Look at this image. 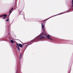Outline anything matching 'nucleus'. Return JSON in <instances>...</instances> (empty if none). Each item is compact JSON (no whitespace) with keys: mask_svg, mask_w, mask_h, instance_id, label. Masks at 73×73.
<instances>
[{"mask_svg":"<svg viewBox=\"0 0 73 73\" xmlns=\"http://www.w3.org/2000/svg\"><path fill=\"white\" fill-rule=\"evenodd\" d=\"M16 46H17V48L18 50H19V52H20L19 46L21 47V48H23V45L21 44H16Z\"/></svg>","mask_w":73,"mask_h":73,"instance_id":"obj_1","label":"nucleus"},{"mask_svg":"<svg viewBox=\"0 0 73 73\" xmlns=\"http://www.w3.org/2000/svg\"><path fill=\"white\" fill-rule=\"evenodd\" d=\"M42 25V29L44 31V26L42 25V23H41Z\"/></svg>","mask_w":73,"mask_h":73,"instance_id":"obj_3","label":"nucleus"},{"mask_svg":"<svg viewBox=\"0 0 73 73\" xmlns=\"http://www.w3.org/2000/svg\"><path fill=\"white\" fill-rule=\"evenodd\" d=\"M3 16H4L5 17L3 18V19H6V16H7V15H3Z\"/></svg>","mask_w":73,"mask_h":73,"instance_id":"obj_4","label":"nucleus"},{"mask_svg":"<svg viewBox=\"0 0 73 73\" xmlns=\"http://www.w3.org/2000/svg\"><path fill=\"white\" fill-rule=\"evenodd\" d=\"M11 43H14V41L13 40H11Z\"/></svg>","mask_w":73,"mask_h":73,"instance_id":"obj_6","label":"nucleus"},{"mask_svg":"<svg viewBox=\"0 0 73 73\" xmlns=\"http://www.w3.org/2000/svg\"><path fill=\"white\" fill-rule=\"evenodd\" d=\"M1 17V16H0V17Z\"/></svg>","mask_w":73,"mask_h":73,"instance_id":"obj_13","label":"nucleus"},{"mask_svg":"<svg viewBox=\"0 0 73 73\" xmlns=\"http://www.w3.org/2000/svg\"><path fill=\"white\" fill-rule=\"evenodd\" d=\"M13 9V8H12L11 9V11H12V10Z\"/></svg>","mask_w":73,"mask_h":73,"instance_id":"obj_10","label":"nucleus"},{"mask_svg":"<svg viewBox=\"0 0 73 73\" xmlns=\"http://www.w3.org/2000/svg\"><path fill=\"white\" fill-rule=\"evenodd\" d=\"M20 57H21V54L20 55Z\"/></svg>","mask_w":73,"mask_h":73,"instance_id":"obj_9","label":"nucleus"},{"mask_svg":"<svg viewBox=\"0 0 73 73\" xmlns=\"http://www.w3.org/2000/svg\"><path fill=\"white\" fill-rule=\"evenodd\" d=\"M47 37L48 38H50V35H48L47 36Z\"/></svg>","mask_w":73,"mask_h":73,"instance_id":"obj_5","label":"nucleus"},{"mask_svg":"<svg viewBox=\"0 0 73 73\" xmlns=\"http://www.w3.org/2000/svg\"><path fill=\"white\" fill-rule=\"evenodd\" d=\"M49 39H50V40H52V38H49Z\"/></svg>","mask_w":73,"mask_h":73,"instance_id":"obj_8","label":"nucleus"},{"mask_svg":"<svg viewBox=\"0 0 73 73\" xmlns=\"http://www.w3.org/2000/svg\"><path fill=\"white\" fill-rule=\"evenodd\" d=\"M73 7V5H72V7Z\"/></svg>","mask_w":73,"mask_h":73,"instance_id":"obj_14","label":"nucleus"},{"mask_svg":"<svg viewBox=\"0 0 73 73\" xmlns=\"http://www.w3.org/2000/svg\"><path fill=\"white\" fill-rule=\"evenodd\" d=\"M9 19H7L6 20V21H9Z\"/></svg>","mask_w":73,"mask_h":73,"instance_id":"obj_7","label":"nucleus"},{"mask_svg":"<svg viewBox=\"0 0 73 73\" xmlns=\"http://www.w3.org/2000/svg\"><path fill=\"white\" fill-rule=\"evenodd\" d=\"M72 4H73V0H72Z\"/></svg>","mask_w":73,"mask_h":73,"instance_id":"obj_12","label":"nucleus"},{"mask_svg":"<svg viewBox=\"0 0 73 73\" xmlns=\"http://www.w3.org/2000/svg\"><path fill=\"white\" fill-rule=\"evenodd\" d=\"M39 38H44V36H43V35H40L39 36Z\"/></svg>","mask_w":73,"mask_h":73,"instance_id":"obj_2","label":"nucleus"},{"mask_svg":"<svg viewBox=\"0 0 73 73\" xmlns=\"http://www.w3.org/2000/svg\"><path fill=\"white\" fill-rule=\"evenodd\" d=\"M11 10L10 11V12H9V13H11Z\"/></svg>","mask_w":73,"mask_h":73,"instance_id":"obj_11","label":"nucleus"}]
</instances>
